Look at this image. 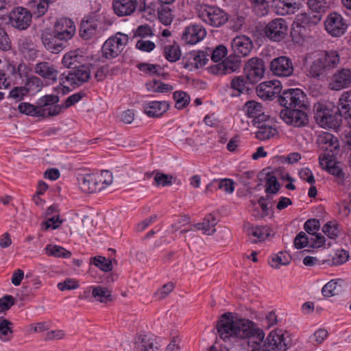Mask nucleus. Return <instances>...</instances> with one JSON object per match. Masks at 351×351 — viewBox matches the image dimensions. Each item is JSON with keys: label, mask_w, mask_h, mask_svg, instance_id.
I'll use <instances>...</instances> for the list:
<instances>
[{"label": "nucleus", "mask_w": 351, "mask_h": 351, "mask_svg": "<svg viewBox=\"0 0 351 351\" xmlns=\"http://www.w3.org/2000/svg\"><path fill=\"white\" fill-rule=\"evenodd\" d=\"M216 329L219 336L225 342L252 338L251 351H261L265 332L257 324L245 318L234 319L232 313L227 312L221 315ZM291 346L282 330H271L263 344L262 351H286Z\"/></svg>", "instance_id": "f257e3e1"}, {"label": "nucleus", "mask_w": 351, "mask_h": 351, "mask_svg": "<svg viewBox=\"0 0 351 351\" xmlns=\"http://www.w3.org/2000/svg\"><path fill=\"white\" fill-rule=\"evenodd\" d=\"M313 113L316 123L324 128L337 130L344 119L349 128L344 143L348 149H351V90L342 94L337 107L329 108L324 104H315Z\"/></svg>", "instance_id": "f03ea898"}, {"label": "nucleus", "mask_w": 351, "mask_h": 351, "mask_svg": "<svg viewBox=\"0 0 351 351\" xmlns=\"http://www.w3.org/2000/svg\"><path fill=\"white\" fill-rule=\"evenodd\" d=\"M276 97L279 104L284 108L280 112V117L287 124L295 128L308 125L306 96L301 89H281Z\"/></svg>", "instance_id": "7ed1b4c3"}, {"label": "nucleus", "mask_w": 351, "mask_h": 351, "mask_svg": "<svg viewBox=\"0 0 351 351\" xmlns=\"http://www.w3.org/2000/svg\"><path fill=\"white\" fill-rule=\"evenodd\" d=\"M339 63L340 54L338 51H323L308 64L307 75L317 80H324Z\"/></svg>", "instance_id": "20e7f679"}, {"label": "nucleus", "mask_w": 351, "mask_h": 351, "mask_svg": "<svg viewBox=\"0 0 351 351\" xmlns=\"http://www.w3.org/2000/svg\"><path fill=\"white\" fill-rule=\"evenodd\" d=\"M198 16L206 24L218 27L228 20V14L217 6L202 5L198 9Z\"/></svg>", "instance_id": "39448f33"}, {"label": "nucleus", "mask_w": 351, "mask_h": 351, "mask_svg": "<svg viewBox=\"0 0 351 351\" xmlns=\"http://www.w3.org/2000/svg\"><path fill=\"white\" fill-rule=\"evenodd\" d=\"M128 35L117 32L115 35L107 39L102 45L103 57L106 59H113L119 56L128 43Z\"/></svg>", "instance_id": "423d86ee"}, {"label": "nucleus", "mask_w": 351, "mask_h": 351, "mask_svg": "<svg viewBox=\"0 0 351 351\" xmlns=\"http://www.w3.org/2000/svg\"><path fill=\"white\" fill-rule=\"evenodd\" d=\"M288 31L287 21L282 18L274 19L265 26L264 33L267 38L275 42L285 39Z\"/></svg>", "instance_id": "0eeeda50"}, {"label": "nucleus", "mask_w": 351, "mask_h": 351, "mask_svg": "<svg viewBox=\"0 0 351 351\" xmlns=\"http://www.w3.org/2000/svg\"><path fill=\"white\" fill-rule=\"evenodd\" d=\"M325 29L332 37L343 36L348 25L343 17L337 12L329 14L324 21Z\"/></svg>", "instance_id": "6e6552de"}, {"label": "nucleus", "mask_w": 351, "mask_h": 351, "mask_svg": "<svg viewBox=\"0 0 351 351\" xmlns=\"http://www.w3.org/2000/svg\"><path fill=\"white\" fill-rule=\"evenodd\" d=\"M40 39L45 48L52 53H59L67 46V43L53 31L42 32Z\"/></svg>", "instance_id": "1a4fd4ad"}, {"label": "nucleus", "mask_w": 351, "mask_h": 351, "mask_svg": "<svg viewBox=\"0 0 351 351\" xmlns=\"http://www.w3.org/2000/svg\"><path fill=\"white\" fill-rule=\"evenodd\" d=\"M32 19L30 11L23 7L14 8L9 15L12 26L20 30L26 29L30 25Z\"/></svg>", "instance_id": "9d476101"}, {"label": "nucleus", "mask_w": 351, "mask_h": 351, "mask_svg": "<svg viewBox=\"0 0 351 351\" xmlns=\"http://www.w3.org/2000/svg\"><path fill=\"white\" fill-rule=\"evenodd\" d=\"M269 68L274 75L279 77H289L294 71L292 60L285 56L273 59Z\"/></svg>", "instance_id": "9b49d317"}, {"label": "nucleus", "mask_w": 351, "mask_h": 351, "mask_svg": "<svg viewBox=\"0 0 351 351\" xmlns=\"http://www.w3.org/2000/svg\"><path fill=\"white\" fill-rule=\"evenodd\" d=\"M265 66L261 58L254 57L250 58L244 66L246 77L251 82H256L264 75Z\"/></svg>", "instance_id": "f8f14e48"}, {"label": "nucleus", "mask_w": 351, "mask_h": 351, "mask_svg": "<svg viewBox=\"0 0 351 351\" xmlns=\"http://www.w3.org/2000/svg\"><path fill=\"white\" fill-rule=\"evenodd\" d=\"M350 84L351 69L342 68L332 75L328 86L330 90H340L349 87Z\"/></svg>", "instance_id": "ddd939ff"}, {"label": "nucleus", "mask_w": 351, "mask_h": 351, "mask_svg": "<svg viewBox=\"0 0 351 351\" xmlns=\"http://www.w3.org/2000/svg\"><path fill=\"white\" fill-rule=\"evenodd\" d=\"M206 36L204 27L200 25L192 24L185 27L182 40L189 45H195L201 41Z\"/></svg>", "instance_id": "4468645a"}, {"label": "nucleus", "mask_w": 351, "mask_h": 351, "mask_svg": "<svg viewBox=\"0 0 351 351\" xmlns=\"http://www.w3.org/2000/svg\"><path fill=\"white\" fill-rule=\"evenodd\" d=\"M319 165L329 173L343 180L345 173L335 162V154L324 153L319 156Z\"/></svg>", "instance_id": "2eb2a0df"}, {"label": "nucleus", "mask_w": 351, "mask_h": 351, "mask_svg": "<svg viewBox=\"0 0 351 351\" xmlns=\"http://www.w3.org/2000/svg\"><path fill=\"white\" fill-rule=\"evenodd\" d=\"M53 31L67 43L75 34V25L70 19L62 18L56 21Z\"/></svg>", "instance_id": "dca6fc26"}, {"label": "nucleus", "mask_w": 351, "mask_h": 351, "mask_svg": "<svg viewBox=\"0 0 351 351\" xmlns=\"http://www.w3.org/2000/svg\"><path fill=\"white\" fill-rule=\"evenodd\" d=\"M279 81H267L261 83L256 88L257 95L264 100H273L276 95H279L281 87Z\"/></svg>", "instance_id": "f3484780"}, {"label": "nucleus", "mask_w": 351, "mask_h": 351, "mask_svg": "<svg viewBox=\"0 0 351 351\" xmlns=\"http://www.w3.org/2000/svg\"><path fill=\"white\" fill-rule=\"evenodd\" d=\"M232 49L234 53L240 57L247 56L252 50L253 43L252 40L245 35L237 36L232 43Z\"/></svg>", "instance_id": "a211bd4d"}, {"label": "nucleus", "mask_w": 351, "mask_h": 351, "mask_svg": "<svg viewBox=\"0 0 351 351\" xmlns=\"http://www.w3.org/2000/svg\"><path fill=\"white\" fill-rule=\"evenodd\" d=\"M99 25V19L96 15L84 17L80 24V34L84 39L88 40L94 36Z\"/></svg>", "instance_id": "6ab92c4d"}, {"label": "nucleus", "mask_w": 351, "mask_h": 351, "mask_svg": "<svg viewBox=\"0 0 351 351\" xmlns=\"http://www.w3.org/2000/svg\"><path fill=\"white\" fill-rule=\"evenodd\" d=\"M143 108L145 113L148 117H159L169 110V104L165 101H145Z\"/></svg>", "instance_id": "aec40b11"}, {"label": "nucleus", "mask_w": 351, "mask_h": 351, "mask_svg": "<svg viewBox=\"0 0 351 351\" xmlns=\"http://www.w3.org/2000/svg\"><path fill=\"white\" fill-rule=\"evenodd\" d=\"M99 177L95 174L82 175L78 178L81 189L88 193H95L100 191L103 186H100Z\"/></svg>", "instance_id": "412c9836"}, {"label": "nucleus", "mask_w": 351, "mask_h": 351, "mask_svg": "<svg viewBox=\"0 0 351 351\" xmlns=\"http://www.w3.org/2000/svg\"><path fill=\"white\" fill-rule=\"evenodd\" d=\"M137 7L136 0H113L112 8L118 16H130Z\"/></svg>", "instance_id": "4be33fe9"}, {"label": "nucleus", "mask_w": 351, "mask_h": 351, "mask_svg": "<svg viewBox=\"0 0 351 351\" xmlns=\"http://www.w3.org/2000/svg\"><path fill=\"white\" fill-rule=\"evenodd\" d=\"M34 71L42 77L52 80L53 82L58 80V71L56 66L51 62L45 61L38 62L35 65Z\"/></svg>", "instance_id": "5701e85b"}, {"label": "nucleus", "mask_w": 351, "mask_h": 351, "mask_svg": "<svg viewBox=\"0 0 351 351\" xmlns=\"http://www.w3.org/2000/svg\"><path fill=\"white\" fill-rule=\"evenodd\" d=\"M318 143L321 149L325 153L336 155L339 149V142L336 137L329 132H324L318 138Z\"/></svg>", "instance_id": "b1692460"}, {"label": "nucleus", "mask_w": 351, "mask_h": 351, "mask_svg": "<svg viewBox=\"0 0 351 351\" xmlns=\"http://www.w3.org/2000/svg\"><path fill=\"white\" fill-rule=\"evenodd\" d=\"M16 69L13 64L8 63L3 70H0V88H8L16 81Z\"/></svg>", "instance_id": "393cba45"}, {"label": "nucleus", "mask_w": 351, "mask_h": 351, "mask_svg": "<svg viewBox=\"0 0 351 351\" xmlns=\"http://www.w3.org/2000/svg\"><path fill=\"white\" fill-rule=\"evenodd\" d=\"M272 7L281 16L293 14L298 9L296 0H272Z\"/></svg>", "instance_id": "a878e982"}, {"label": "nucleus", "mask_w": 351, "mask_h": 351, "mask_svg": "<svg viewBox=\"0 0 351 351\" xmlns=\"http://www.w3.org/2000/svg\"><path fill=\"white\" fill-rule=\"evenodd\" d=\"M322 17V14L311 10L309 12L298 14L295 21L298 24H300V25L306 29L307 27H311L318 24Z\"/></svg>", "instance_id": "bb28decb"}, {"label": "nucleus", "mask_w": 351, "mask_h": 351, "mask_svg": "<svg viewBox=\"0 0 351 351\" xmlns=\"http://www.w3.org/2000/svg\"><path fill=\"white\" fill-rule=\"evenodd\" d=\"M344 280L342 279H333L327 282L322 289L324 297H331L341 293L343 291Z\"/></svg>", "instance_id": "cd10ccee"}, {"label": "nucleus", "mask_w": 351, "mask_h": 351, "mask_svg": "<svg viewBox=\"0 0 351 351\" xmlns=\"http://www.w3.org/2000/svg\"><path fill=\"white\" fill-rule=\"evenodd\" d=\"M18 48L24 57L29 60H34L37 56L38 51L36 49L35 45L29 38L19 39Z\"/></svg>", "instance_id": "c85d7f7f"}, {"label": "nucleus", "mask_w": 351, "mask_h": 351, "mask_svg": "<svg viewBox=\"0 0 351 351\" xmlns=\"http://www.w3.org/2000/svg\"><path fill=\"white\" fill-rule=\"evenodd\" d=\"M135 344L137 351H162L156 340L147 335H139Z\"/></svg>", "instance_id": "c756f323"}, {"label": "nucleus", "mask_w": 351, "mask_h": 351, "mask_svg": "<svg viewBox=\"0 0 351 351\" xmlns=\"http://www.w3.org/2000/svg\"><path fill=\"white\" fill-rule=\"evenodd\" d=\"M18 109L20 112L28 116L42 118L46 117L47 109L40 108L38 104L34 106L27 102H23L19 105Z\"/></svg>", "instance_id": "7c9ffc66"}, {"label": "nucleus", "mask_w": 351, "mask_h": 351, "mask_svg": "<svg viewBox=\"0 0 351 351\" xmlns=\"http://www.w3.org/2000/svg\"><path fill=\"white\" fill-rule=\"evenodd\" d=\"M217 222L218 221L216 217L213 214L210 213L206 215L203 222L195 224V227L198 230H202L204 234L212 235L216 231L215 227L217 224Z\"/></svg>", "instance_id": "2f4dec72"}, {"label": "nucleus", "mask_w": 351, "mask_h": 351, "mask_svg": "<svg viewBox=\"0 0 351 351\" xmlns=\"http://www.w3.org/2000/svg\"><path fill=\"white\" fill-rule=\"evenodd\" d=\"M83 57L80 56L76 51H71L67 52L63 56L62 63L64 67L73 70L82 64Z\"/></svg>", "instance_id": "473e14b6"}, {"label": "nucleus", "mask_w": 351, "mask_h": 351, "mask_svg": "<svg viewBox=\"0 0 351 351\" xmlns=\"http://www.w3.org/2000/svg\"><path fill=\"white\" fill-rule=\"evenodd\" d=\"M265 187L266 195H269L270 197H272V195H276L280 191L281 185L273 172L267 173Z\"/></svg>", "instance_id": "72a5a7b5"}, {"label": "nucleus", "mask_w": 351, "mask_h": 351, "mask_svg": "<svg viewBox=\"0 0 351 351\" xmlns=\"http://www.w3.org/2000/svg\"><path fill=\"white\" fill-rule=\"evenodd\" d=\"M163 55L165 59L170 62L178 61L182 56L180 45L176 42L172 45H165L163 48Z\"/></svg>", "instance_id": "f704fd0d"}, {"label": "nucleus", "mask_w": 351, "mask_h": 351, "mask_svg": "<svg viewBox=\"0 0 351 351\" xmlns=\"http://www.w3.org/2000/svg\"><path fill=\"white\" fill-rule=\"evenodd\" d=\"M92 289V297L101 303H107L112 301L113 298L111 291L106 287L101 286L90 287Z\"/></svg>", "instance_id": "c9c22d12"}, {"label": "nucleus", "mask_w": 351, "mask_h": 351, "mask_svg": "<svg viewBox=\"0 0 351 351\" xmlns=\"http://www.w3.org/2000/svg\"><path fill=\"white\" fill-rule=\"evenodd\" d=\"M75 82H77V86L83 84L89 80L90 77V71L84 64H81L77 68L73 70Z\"/></svg>", "instance_id": "e433bc0d"}, {"label": "nucleus", "mask_w": 351, "mask_h": 351, "mask_svg": "<svg viewBox=\"0 0 351 351\" xmlns=\"http://www.w3.org/2000/svg\"><path fill=\"white\" fill-rule=\"evenodd\" d=\"M46 254L49 256L56 258H68L71 256V252L64 247L57 245L49 244L45 247Z\"/></svg>", "instance_id": "4c0bfd02"}, {"label": "nucleus", "mask_w": 351, "mask_h": 351, "mask_svg": "<svg viewBox=\"0 0 351 351\" xmlns=\"http://www.w3.org/2000/svg\"><path fill=\"white\" fill-rule=\"evenodd\" d=\"M13 324L3 317H0V339L2 341H10L12 337Z\"/></svg>", "instance_id": "58836bf2"}, {"label": "nucleus", "mask_w": 351, "mask_h": 351, "mask_svg": "<svg viewBox=\"0 0 351 351\" xmlns=\"http://www.w3.org/2000/svg\"><path fill=\"white\" fill-rule=\"evenodd\" d=\"M291 256L287 252H280L269 259V264L273 268L278 269L280 265H287L290 263Z\"/></svg>", "instance_id": "ea45409f"}, {"label": "nucleus", "mask_w": 351, "mask_h": 351, "mask_svg": "<svg viewBox=\"0 0 351 351\" xmlns=\"http://www.w3.org/2000/svg\"><path fill=\"white\" fill-rule=\"evenodd\" d=\"M43 86V82L38 77L32 75L26 79L23 88L27 90V93H36L39 92Z\"/></svg>", "instance_id": "a19ab883"}, {"label": "nucleus", "mask_w": 351, "mask_h": 351, "mask_svg": "<svg viewBox=\"0 0 351 351\" xmlns=\"http://www.w3.org/2000/svg\"><path fill=\"white\" fill-rule=\"evenodd\" d=\"M257 128L258 130L256 132V137L261 141L268 140L278 134L275 128L267 124H262Z\"/></svg>", "instance_id": "79ce46f5"}, {"label": "nucleus", "mask_w": 351, "mask_h": 351, "mask_svg": "<svg viewBox=\"0 0 351 351\" xmlns=\"http://www.w3.org/2000/svg\"><path fill=\"white\" fill-rule=\"evenodd\" d=\"M222 62L228 73L237 71L241 66V57L235 53L230 55Z\"/></svg>", "instance_id": "37998d69"}, {"label": "nucleus", "mask_w": 351, "mask_h": 351, "mask_svg": "<svg viewBox=\"0 0 351 351\" xmlns=\"http://www.w3.org/2000/svg\"><path fill=\"white\" fill-rule=\"evenodd\" d=\"M158 16L160 21L165 25H169L171 23L173 17L171 10L167 5L161 4L157 8Z\"/></svg>", "instance_id": "c03bdc74"}, {"label": "nucleus", "mask_w": 351, "mask_h": 351, "mask_svg": "<svg viewBox=\"0 0 351 351\" xmlns=\"http://www.w3.org/2000/svg\"><path fill=\"white\" fill-rule=\"evenodd\" d=\"M249 81L245 76H237L234 77L231 81V88L237 91V94L232 95V97L239 96L241 93H243L245 90H247L246 84Z\"/></svg>", "instance_id": "a18cd8bd"}, {"label": "nucleus", "mask_w": 351, "mask_h": 351, "mask_svg": "<svg viewBox=\"0 0 351 351\" xmlns=\"http://www.w3.org/2000/svg\"><path fill=\"white\" fill-rule=\"evenodd\" d=\"M173 99L176 101L175 107L178 110L186 108L190 103V96L184 91H175L173 93Z\"/></svg>", "instance_id": "49530a36"}, {"label": "nucleus", "mask_w": 351, "mask_h": 351, "mask_svg": "<svg viewBox=\"0 0 351 351\" xmlns=\"http://www.w3.org/2000/svg\"><path fill=\"white\" fill-rule=\"evenodd\" d=\"M136 67L142 72L145 73L149 75L161 76L164 75V73H160L159 70L161 69V66L159 64H154L146 62L138 63Z\"/></svg>", "instance_id": "de8ad7c7"}, {"label": "nucleus", "mask_w": 351, "mask_h": 351, "mask_svg": "<svg viewBox=\"0 0 351 351\" xmlns=\"http://www.w3.org/2000/svg\"><path fill=\"white\" fill-rule=\"evenodd\" d=\"M306 32V29L298 24L297 21H295L291 31V36L293 41L295 43L302 42L304 39Z\"/></svg>", "instance_id": "09e8293b"}, {"label": "nucleus", "mask_w": 351, "mask_h": 351, "mask_svg": "<svg viewBox=\"0 0 351 351\" xmlns=\"http://www.w3.org/2000/svg\"><path fill=\"white\" fill-rule=\"evenodd\" d=\"M244 108H245V114L250 118L255 117L257 114H260L263 110L261 104L250 100L245 103Z\"/></svg>", "instance_id": "8fccbe9b"}, {"label": "nucleus", "mask_w": 351, "mask_h": 351, "mask_svg": "<svg viewBox=\"0 0 351 351\" xmlns=\"http://www.w3.org/2000/svg\"><path fill=\"white\" fill-rule=\"evenodd\" d=\"M322 232L330 239L336 240L339 234V225L333 221H328L322 227Z\"/></svg>", "instance_id": "3c124183"}, {"label": "nucleus", "mask_w": 351, "mask_h": 351, "mask_svg": "<svg viewBox=\"0 0 351 351\" xmlns=\"http://www.w3.org/2000/svg\"><path fill=\"white\" fill-rule=\"evenodd\" d=\"M271 230L267 226L252 227L250 233L257 237L260 241H263L271 236Z\"/></svg>", "instance_id": "603ef678"}, {"label": "nucleus", "mask_w": 351, "mask_h": 351, "mask_svg": "<svg viewBox=\"0 0 351 351\" xmlns=\"http://www.w3.org/2000/svg\"><path fill=\"white\" fill-rule=\"evenodd\" d=\"M93 264L101 270L108 272L112 269V261L104 256H97L93 258Z\"/></svg>", "instance_id": "864d4df0"}, {"label": "nucleus", "mask_w": 351, "mask_h": 351, "mask_svg": "<svg viewBox=\"0 0 351 351\" xmlns=\"http://www.w3.org/2000/svg\"><path fill=\"white\" fill-rule=\"evenodd\" d=\"M307 4L311 10L321 14L326 12L328 8V3L326 0H308Z\"/></svg>", "instance_id": "5fc2aeb1"}, {"label": "nucleus", "mask_w": 351, "mask_h": 351, "mask_svg": "<svg viewBox=\"0 0 351 351\" xmlns=\"http://www.w3.org/2000/svg\"><path fill=\"white\" fill-rule=\"evenodd\" d=\"M60 98L56 95H45L39 98L36 102L40 108H45L48 106L55 105L59 102Z\"/></svg>", "instance_id": "6e6d98bb"}, {"label": "nucleus", "mask_w": 351, "mask_h": 351, "mask_svg": "<svg viewBox=\"0 0 351 351\" xmlns=\"http://www.w3.org/2000/svg\"><path fill=\"white\" fill-rule=\"evenodd\" d=\"M254 4V9L259 16H264L267 13L270 0H250Z\"/></svg>", "instance_id": "4d7b16f0"}, {"label": "nucleus", "mask_w": 351, "mask_h": 351, "mask_svg": "<svg viewBox=\"0 0 351 351\" xmlns=\"http://www.w3.org/2000/svg\"><path fill=\"white\" fill-rule=\"evenodd\" d=\"M311 241L306 234L300 232L294 239L293 244L296 249H302L306 246L309 247Z\"/></svg>", "instance_id": "13d9d810"}, {"label": "nucleus", "mask_w": 351, "mask_h": 351, "mask_svg": "<svg viewBox=\"0 0 351 351\" xmlns=\"http://www.w3.org/2000/svg\"><path fill=\"white\" fill-rule=\"evenodd\" d=\"M217 189H221L226 193L231 194L234 191V182L232 180L229 178H224L221 180H217Z\"/></svg>", "instance_id": "bf43d9fd"}, {"label": "nucleus", "mask_w": 351, "mask_h": 351, "mask_svg": "<svg viewBox=\"0 0 351 351\" xmlns=\"http://www.w3.org/2000/svg\"><path fill=\"white\" fill-rule=\"evenodd\" d=\"M194 56L195 51L186 53L182 56V61L179 64L186 69L193 71L195 69L194 62H195Z\"/></svg>", "instance_id": "052dcab7"}, {"label": "nucleus", "mask_w": 351, "mask_h": 351, "mask_svg": "<svg viewBox=\"0 0 351 351\" xmlns=\"http://www.w3.org/2000/svg\"><path fill=\"white\" fill-rule=\"evenodd\" d=\"M173 176L162 173H157L154 177L156 186H167L172 184Z\"/></svg>", "instance_id": "680f3d73"}, {"label": "nucleus", "mask_w": 351, "mask_h": 351, "mask_svg": "<svg viewBox=\"0 0 351 351\" xmlns=\"http://www.w3.org/2000/svg\"><path fill=\"white\" fill-rule=\"evenodd\" d=\"M50 1L51 0H34V3H36V11H34L33 14L36 18L44 15L48 10Z\"/></svg>", "instance_id": "e2e57ef3"}, {"label": "nucleus", "mask_w": 351, "mask_h": 351, "mask_svg": "<svg viewBox=\"0 0 351 351\" xmlns=\"http://www.w3.org/2000/svg\"><path fill=\"white\" fill-rule=\"evenodd\" d=\"M228 53V49L226 46L219 45L213 51L211 55V60L214 62H219L223 58L226 57Z\"/></svg>", "instance_id": "0e129e2a"}, {"label": "nucleus", "mask_w": 351, "mask_h": 351, "mask_svg": "<svg viewBox=\"0 0 351 351\" xmlns=\"http://www.w3.org/2000/svg\"><path fill=\"white\" fill-rule=\"evenodd\" d=\"M86 96V93L83 91H80L76 93H74L66 98L65 100L63 106L64 108L67 109L71 106L75 105L77 102H79L83 97Z\"/></svg>", "instance_id": "69168bd1"}, {"label": "nucleus", "mask_w": 351, "mask_h": 351, "mask_svg": "<svg viewBox=\"0 0 351 351\" xmlns=\"http://www.w3.org/2000/svg\"><path fill=\"white\" fill-rule=\"evenodd\" d=\"M174 284L173 282H167L160 289L157 290L155 293V296L157 297L159 300H162L165 298L173 289H174Z\"/></svg>", "instance_id": "338daca9"}, {"label": "nucleus", "mask_w": 351, "mask_h": 351, "mask_svg": "<svg viewBox=\"0 0 351 351\" xmlns=\"http://www.w3.org/2000/svg\"><path fill=\"white\" fill-rule=\"evenodd\" d=\"M319 228L320 221L315 218L308 219L304 224V229L309 234L315 233L314 231H318Z\"/></svg>", "instance_id": "774afa93"}]
</instances>
